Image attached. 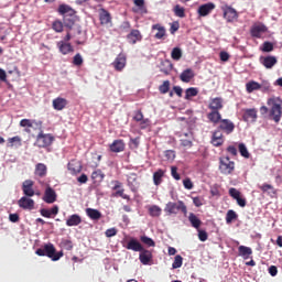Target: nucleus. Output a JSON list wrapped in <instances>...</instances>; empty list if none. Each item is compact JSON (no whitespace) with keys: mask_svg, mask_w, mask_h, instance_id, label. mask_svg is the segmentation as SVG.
<instances>
[{"mask_svg":"<svg viewBox=\"0 0 282 282\" xmlns=\"http://www.w3.org/2000/svg\"><path fill=\"white\" fill-rule=\"evenodd\" d=\"M267 104L269 107H271L270 113H269L270 119L275 121V123H279L280 118H281V100H280V98L271 97L268 99Z\"/></svg>","mask_w":282,"mask_h":282,"instance_id":"nucleus-2","label":"nucleus"},{"mask_svg":"<svg viewBox=\"0 0 282 282\" xmlns=\"http://www.w3.org/2000/svg\"><path fill=\"white\" fill-rule=\"evenodd\" d=\"M18 206L24 210H33L35 207V202L33 198L24 196L18 200Z\"/></svg>","mask_w":282,"mask_h":282,"instance_id":"nucleus-11","label":"nucleus"},{"mask_svg":"<svg viewBox=\"0 0 282 282\" xmlns=\"http://www.w3.org/2000/svg\"><path fill=\"white\" fill-rule=\"evenodd\" d=\"M128 186L132 193H138L140 183L135 173H130L127 177Z\"/></svg>","mask_w":282,"mask_h":282,"instance_id":"nucleus-15","label":"nucleus"},{"mask_svg":"<svg viewBox=\"0 0 282 282\" xmlns=\"http://www.w3.org/2000/svg\"><path fill=\"white\" fill-rule=\"evenodd\" d=\"M164 174H165V171H163L162 169H159L156 172H154L153 183L155 186L161 185V183L163 182Z\"/></svg>","mask_w":282,"mask_h":282,"instance_id":"nucleus-35","label":"nucleus"},{"mask_svg":"<svg viewBox=\"0 0 282 282\" xmlns=\"http://www.w3.org/2000/svg\"><path fill=\"white\" fill-rule=\"evenodd\" d=\"M53 141H54V137L51 133H44L42 129L40 130V133L37 134V138H36V145L40 149H46L51 147Z\"/></svg>","mask_w":282,"mask_h":282,"instance_id":"nucleus-4","label":"nucleus"},{"mask_svg":"<svg viewBox=\"0 0 282 282\" xmlns=\"http://www.w3.org/2000/svg\"><path fill=\"white\" fill-rule=\"evenodd\" d=\"M133 121L134 122H140L144 120V113L141 110H137L133 112Z\"/></svg>","mask_w":282,"mask_h":282,"instance_id":"nucleus-58","label":"nucleus"},{"mask_svg":"<svg viewBox=\"0 0 282 282\" xmlns=\"http://www.w3.org/2000/svg\"><path fill=\"white\" fill-rule=\"evenodd\" d=\"M219 171L225 175L232 174L235 171V162L230 161L229 156H223L219 159Z\"/></svg>","mask_w":282,"mask_h":282,"instance_id":"nucleus-5","label":"nucleus"},{"mask_svg":"<svg viewBox=\"0 0 282 282\" xmlns=\"http://www.w3.org/2000/svg\"><path fill=\"white\" fill-rule=\"evenodd\" d=\"M148 213L151 217H160L162 215V209L159 206L153 205L148 209Z\"/></svg>","mask_w":282,"mask_h":282,"instance_id":"nucleus-46","label":"nucleus"},{"mask_svg":"<svg viewBox=\"0 0 282 282\" xmlns=\"http://www.w3.org/2000/svg\"><path fill=\"white\" fill-rule=\"evenodd\" d=\"M208 109L212 111H220L224 109V98L215 97L209 99Z\"/></svg>","mask_w":282,"mask_h":282,"instance_id":"nucleus-13","label":"nucleus"},{"mask_svg":"<svg viewBox=\"0 0 282 282\" xmlns=\"http://www.w3.org/2000/svg\"><path fill=\"white\" fill-rule=\"evenodd\" d=\"M188 220L193 228H200L202 221L194 213H189Z\"/></svg>","mask_w":282,"mask_h":282,"instance_id":"nucleus-39","label":"nucleus"},{"mask_svg":"<svg viewBox=\"0 0 282 282\" xmlns=\"http://www.w3.org/2000/svg\"><path fill=\"white\" fill-rule=\"evenodd\" d=\"M235 123L229 120V119H223L220 122H219V126L216 130H219L220 132H225L227 135L234 133L235 131Z\"/></svg>","mask_w":282,"mask_h":282,"instance_id":"nucleus-6","label":"nucleus"},{"mask_svg":"<svg viewBox=\"0 0 282 282\" xmlns=\"http://www.w3.org/2000/svg\"><path fill=\"white\" fill-rule=\"evenodd\" d=\"M59 247L63 248L66 251H72L74 248L73 241L69 239H63L59 243Z\"/></svg>","mask_w":282,"mask_h":282,"instance_id":"nucleus-47","label":"nucleus"},{"mask_svg":"<svg viewBox=\"0 0 282 282\" xmlns=\"http://www.w3.org/2000/svg\"><path fill=\"white\" fill-rule=\"evenodd\" d=\"M36 254L39 257H48L53 262L59 261L64 256L63 251L57 252L56 247H54L52 243H46L43 246V248H39L36 250Z\"/></svg>","mask_w":282,"mask_h":282,"instance_id":"nucleus-1","label":"nucleus"},{"mask_svg":"<svg viewBox=\"0 0 282 282\" xmlns=\"http://www.w3.org/2000/svg\"><path fill=\"white\" fill-rule=\"evenodd\" d=\"M273 50H274V45H273V43L272 42H264L263 43V46H262V52H264V53H271V52H273Z\"/></svg>","mask_w":282,"mask_h":282,"instance_id":"nucleus-56","label":"nucleus"},{"mask_svg":"<svg viewBox=\"0 0 282 282\" xmlns=\"http://www.w3.org/2000/svg\"><path fill=\"white\" fill-rule=\"evenodd\" d=\"M259 63L263 65L267 69H271L278 64V59L273 55L260 56Z\"/></svg>","mask_w":282,"mask_h":282,"instance_id":"nucleus-10","label":"nucleus"},{"mask_svg":"<svg viewBox=\"0 0 282 282\" xmlns=\"http://www.w3.org/2000/svg\"><path fill=\"white\" fill-rule=\"evenodd\" d=\"M82 223H83L82 216L77 215V214H73L66 220V226L67 227H77Z\"/></svg>","mask_w":282,"mask_h":282,"instance_id":"nucleus-29","label":"nucleus"},{"mask_svg":"<svg viewBox=\"0 0 282 282\" xmlns=\"http://www.w3.org/2000/svg\"><path fill=\"white\" fill-rule=\"evenodd\" d=\"M238 219V215L234 209H228L227 215H226V223L227 225H230L234 223V220Z\"/></svg>","mask_w":282,"mask_h":282,"instance_id":"nucleus-43","label":"nucleus"},{"mask_svg":"<svg viewBox=\"0 0 282 282\" xmlns=\"http://www.w3.org/2000/svg\"><path fill=\"white\" fill-rule=\"evenodd\" d=\"M164 156H165L166 160H169V161H174L175 158H176V153H175V151H173V150H166V151L164 152Z\"/></svg>","mask_w":282,"mask_h":282,"instance_id":"nucleus-59","label":"nucleus"},{"mask_svg":"<svg viewBox=\"0 0 282 282\" xmlns=\"http://www.w3.org/2000/svg\"><path fill=\"white\" fill-rule=\"evenodd\" d=\"M229 195L232 197V199L241 197V193L236 187L229 188Z\"/></svg>","mask_w":282,"mask_h":282,"instance_id":"nucleus-60","label":"nucleus"},{"mask_svg":"<svg viewBox=\"0 0 282 282\" xmlns=\"http://www.w3.org/2000/svg\"><path fill=\"white\" fill-rule=\"evenodd\" d=\"M225 143V138H224V133L220 130H215L213 132V137H212V144L215 148H220L223 147Z\"/></svg>","mask_w":282,"mask_h":282,"instance_id":"nucleus-17","label":"nucleus"},{"mask_svg":"<svg viewBox=\"0 0 282 282\" xmlns=\"http://www.w3.org/2000/svg\"><path fill=\"white\" fill-rule=\"evenodd\" d=\"M127 41L130 45H135L142 41L141 32L138 29H132L127 35Z\"/></svg>","mask_w":282,"mask_h":282,"instance_id":"nucleus-14","label":"nucleus"},{"mask_svg":"<svg viewBox=\"0 0 282 282\" xmlns=\"http://www.w3.org/2000/svg\"><path fill=\"white\" fill-rule=\"evenodd\" d=\"M34 124L41 130V128L43 127V121H36V120H32V119H21L20 120V127L22 128H32L34 127Z\"/></svg>","mask_w":282,"mask_h":282,"instance_id":"nucleus-27","label":"nucleus"},{"mask_svg":"<svg viewBox=\"0 0 282 282\" xmlns=\"http://www.w3.org/2000/svg\"><path fill=\"white\" fill-rule=\"evenodd\" d=\"M216 6L212 2H208L206 4H202L198 7V15L200 17H207L212 13L213 10H215Z\"/></svg>","mask_w":282,"mask_h":282,"instance_id":"nucleus-22","label":"nucleus"},{"mask_svg":"<svg viewBox=\"0 0 282 282\" xmlns=\"http://www.w3.org/2000/svg\"><path fill=\"white\" fill-rule=\"evenodd\" d=\"M223 18L227 20V23H234L238 19V13L232 7H225L223 9Z\"/></svg>","mask_w":282,"mask_h":282,"instance_id":"nucleus-8","label":"nucleus"},{"mask_svg":"<svg viewBox=\"0 0 282 282\" xmlns=\"http://www.w3.org/2000/svg\"><path fill=\"white\" fill-rule=\"evenodd\" d=\"M239 152H240L242 158H245V159L250 158V153H249L245 143H239Z\"/></svg>","mask_w":282,"mask_h":282,"instance_id":"nucleus-53","label":"nucleus"},{"mask_svg":"<svg viewBox=\"0 0 282 282\" xmlns=\"http://www.w3.org/2000/svg\"><path fill=\"white\" fill-rule=\"evenodd\" d=\"M199 90L196 87H189L187 90H185V100H189L192 97H196L198 95Z\"/></svg>","mask_w":282,"mask_h":282,"instance_id":"nucleus-44","label":"nucleus"},{"mask_svg":"<svg viewBox=\"0 0 282 282\" xmlns=\"http://www.w3.org/2000/svg\"><path fill=\"white\" fill-rule=\"evenodd\" d=\"M261 90V84H259L258 82H250L246 84V91L251 94L253 91H259Z\"/></svg>","mask_w":282,"mask_h":282,"instance_id":"nucleus-36","label":"nucleus"},{"mask_svg":"<svg viewBox=\"0 0 282 282\" xmlns=\"http://www.w3.org/2000/svg\"><path fill=\"white\" fill-rule=\"evenodd\" d=\"M126 150V142L123 140H115L109 144V151L112 153H120Z\"/></svg>","mask_w":282,"mask_h":282,"instance_id":"nucleus-20","label":"nucleus"},{"mask_svg":"<svg viewBox=\"0 0 282 282\" xmlns=\"http://www.w3.org/2000/svg\"><path fill=\"white\" fill-rule=\"evenodd\" d=\"M43 202L48 205H52L57 202V193L51 186L45 188Z\"/></svg>","mask_w":282,"mask_h":282,"instance_id":"nucleus-7","label":"nucleus"},{"mask_svg":"<svg viewBox=\"0 0 282 282\" xmlns=\"http://www.w3.org/2000/svg\"><path fill=\"white\" fill-rule=\"evenodd\" d=\"M52 28L56 33L63 32V23L61 21H55Z\"/></svg>","mask_w":282,"mask_h":282,"instance_id":"nucleus-61","label":"nucleus"},{"mask_svg":"<svg viewBox=\"0 0 282 282\" xmlns=\"http://www.w3.org/2000/svg\"><path fill=\"white\" fill-rule=\"evenodd\" d=\"M82 169H83L82 165L76 163V162H73V163L68 164V171H70L72 174L80 173Z\"/></svg>","mask_w":282,"mask_h":282,"instance_id":"nucleus-48","label":"nucleus"},{"mask_svg":"<svg viewBox=\"0 0 282 282\" xmlns=\"http://www.w3.org/2000/svg\"><path fill=\"white\" fill-rule=\"evenodd\" d=\"M35 175L39 176L40 178H44L47 175V166L43 163H39L35 166Z\"/></svg>","mask_w":282,"mask_h":282,"instance_id":"nucleus-34","label":"nucleus"},{"mask_svg":"<svg viewBox=\"0 0 282 282\" xmlns=\"http://www.w3.org/2000/svg\"><path fill=\"white\" fill-rule=\"evenodd\" d=\"M22 147V139L21 137L17 135L13 138L8 139V148H20Z\"/></svg>","mask_w":282,"mask_h":282,"instance_id":"nucleus-37","label":"nucleus"},{"mask_svg":"<svg viewBox=\"0 0 282 282\" xmlns=\"http://www.w3.org/2000/svg\"><path fill=\"white\" fill-rule=\"evenodd\" d=\"M133 4L137 6V8H133L134 13H141V14L148 13V9L145 7V0H133Z\"/></svg>","mask_w":282,"mask_h":282,"instance_id":"nucleus-31","label":"nucleus"},{"mask_svg":"<svg viewBox=\"0 0 282 282\" xmlns=\"http://www.w3.org/2000/svg\"><path fill=\"white\" fill-rule=\"evenodd\" d=\"M139 259L142 264L148 265L152 260V252L143 248V250L140 251Z\"/></svg>","mask_w":282,"mask_h":282,"instance_id":"nucleus-28","label":"nucleus"},{"mask_svg":"<svg viewBox=\"0 0 282 282\" xmlns=\"http://www.w3.org/2000/svg\"><path fill=\"white\" fill-rule=\"evenodd\" d=\"M207 119L213 124H219V122L223 120V116L220 111L212 110L207 113Z\"/></svg>","mask_w":282,"mask_h":282,"instance_id":"nucleus-26","label":"nucleus"},{"mask_svg":"<svg viewBox=\"0 0 282 282\" xmlns=\"http://www.w3.org/2000/svg\"><path fill=\"white\" fill-rule=\"evenodd\" d=\"M140 240L148 247H155V242L148 236H141Z\"/></svg>","mask_w":282,"mask_h":282,"instance_id":"nucleus-55","label":"nucleus"},{"mask_svg":"<svg viewBox=\"0 0 282 282\" xmlns=\"http://www.w3.org/2000/svg\"><path fill=\"white\" fill-rule=\"evenodd\" d=\"M152 30H156L158 32L155 33L154 37L156 40H162L165 36V28L160 25V24H154L152 26Z\"/></svg>","mask_w":282,"mask_h":282,"instance_id":"nucleus-40","label":"nucleus"},{"mask_svg":"<svg viewBox=\"0 0 282 282\" xmlns=\"http://www.w3.org/2000/svg\"><path fill=\"white\" fill-rule=\"evenodd\" d=\"M138 123H140V129L141 130H145L147 128L150 127L151 120L150 119H143V120L138 121Z\"/></svg>","mask_w":282,"mask_h":282,"instance_id":"nucleus-62","label":"nucleus"},{"mask_svg":"<svg viewBox=\"0 0 282 282\" xmlns=\"http://www.w3.org/2000/svg\"><path fill=\"white\" fill-rule=\"evenodd\" d=\"M99 20H100L101 25H108V24L111 23L112 17H111V14L109 13L108 10L100 9V11H99Z\"/></svg>","mask_w":282,"mask_h":282,"instance_id":"nucleus-25","label":"nucleus"},{"mask_svg":"<svg viewBox=\"0 0 282 282\" xmlns=\"http://www.w3.org/2000/svg\"><path fill=\"white\" fill-rule=\"evenodd\" d=\"M33 186L34 181L32 180H25L24 183H22V193L25 195V197H33L35 195Z\"/></svg>","mask_w":282,"mask_h":282,"instance_id":"nucleus-16","label":"nucleus"},{"mask_svg":"<svg viewBox=\"0 0 282 282\" xmlns=\"http://www.w3.org/2000/svg\"><path fill=\"white\" fill-rule=\"evenodd\" d=\"M64 24L67 28H73V25L75 24V19L74 15H65L64 17Z\"/></svg>","mask_w":282,"mask_h":282,"instance_id":"nucleus-57","label":"nucleus"},{"mask_svg":"<svg viewBox=\"0 0 282 282\" xmlns=\"http://www.w3.org/2000/svg\"><path fill=\"white\" fill-rule=\"evenodd\" d=\"M183 56V52L182 50H180L178 47H175L174 50H172L171 52V58L174 61H180Z\"/></svg>","mask_w":282,"mask_h":282,"instance_id":"nucleus-50","label":"nucleus"},{"mask_svg":"<svg viewBox=\"0 0 282 282\" xmlns=\"http://www.w3.org/2000/svg\"><path fill=\"white\" fill-rule=\"evenodd\" d=\"M170 89H171V82L170 80H165L162 85L159 86V91H161V94H163V95L169 93Z\"/></svg>","mask_w":282,"mask_h":282,"instance_id":"nucleus-51","label":"nucleus"},{"mask_svg":"<svg viewBox=\"0 0 282 282\" xmlns=\"http://www.w3.org/2000/svg\"><path fill=\"white\" fill-rule=\"evenodd\" d=\"M59 213V207L57 205L53 206L52 209H40V214L42 217L51 218L52 216H57Z\"/></svg>","mask_w":282,"mask_h":282,"instance_id":"nucleus-30","label":"nucleus"},{"mask_svg":"<svg viewBox=\"0 0 282 282\" xmlns=\"http://www.w3.org/2000/svg\"><path fill=\"white\" fill-rule=\"evenodd\" d=\"M57 47H58L59 53H62L64 56L68 55L70 53H74V47L72 46L70 43H66L64 41H59L57 43Z\"/></svg>","mask_w":282,"mask_h":282,"instance_id":"nucleus-23","label":"nucleus"},{"mask_svg":"<svg viewBox=\"0 0 282 282\" xmlns=\"http://www.w3.org/2000/svg\"><path fill=\"white\" fill-rule=\"evenodd\" d=\"M104 178H105V174L100 169L91 173V180L94 181V183H97V182L100 183L104 181Z\"/></svg>","mask_w":282,"mask_h":282,"instance_id":"nucleus-41","label":"nucleus"},{"mask_svg":"<svg viewBox=\"0 0 282 282\" xmlns=\"http://www.w3.org/2000/svg\"><path fill=\"white\" fill-rule=\"evenodd\" d=\"M86 214L93 220H99L101 218V213L98 209L87 208Z\"/></svg>","mask_w":282,"mask_h":282,"instance_id":"nucleus-38","label":"nucleus"},{"mask_svg":"<svg viewBox=\"0 0 282 282\" xmlns=\"http://www.w3.org/2000/svg\"><path fill=\"white\" fill-rule=\"evenodd\" d=\"M58 14H62L65 17H75L76 11L69 6V4H59L57 8Z\"/></svg>","mask_w":282,"mask_h":282,"instance_id":"nucleus-21","label":"nucleus"},{"mask_svg":"<svg viewBox=\"0 0 282 282\" xmlns=\"http://www.w3.org/2000/svg\"><path fill=\"white\" fill-rule=\"evenodd\" d=\"M73 66L82 67L84 65V58L80 53H77L75 56H73L72 61Z\"/></svg>","mask_w":282,"mask_h":282,"instance_id":"nucleus-45","label":"nucleus"},{"mask_svg":"<svg viewBox=\"0 0 282 282\" xmlns=\"http://www.w3.org/2000/svg\"><path fill=\"white\" fill-rule=\"evenodd\" d=\"M198 239L200 241H207L208 240V234L205 230H198Z\"/></svg>","mask_w":282,"mask_h":282,"instance_id":"nucleus-64","label":"nucleus"},{"mask_svg":"<svg viewBox=\"0 0 282 282\" xmlns=\"http://www.w3.org/2000/svg\"><path fill=\"white\" fill-rule=\"evenodd\" d=\"M116 192L112 194L113 197H121L126 200H131V197L124 194V188L115 189Z\"/></svg>","mask_w":282,"mask_h":282,"instance_id":"nucleus-49","label":"nucleus"},{"mask_svg":"<svg viewBox=\"0 0 282 282\" xmlns=\"http://www.w3.org/2000/svg\"><path fill=\"white\" fill-rule=\"evenodd\" d=\"M242 119L245 122H257L258 120V109L247 108L243 110Z\"/></svg>","mask_w":282,"mask_h":282,"instance_id":"nucleus-9","label":"nucleus"},{"mask_svg":"<svg viewBox=\"0 0 282 282\" xmlns=\"http://www.w3.org/2000/svg\"><path fill=\"white\" fill-rule=\"evenodd\" d=\"M123 247L133 252H141L144 249V247L134 238H131L127 245H123Z\"/></svg>","mask_w":282,"mask_h":282,"instance_id":"nucleus-19","label":"nucleus"},{"mask_svg":"<svg viewBox=\"0 0 282 282\" xmlns=\"http://www.w3.org/2000/svg\"><path fill=\"white\" fill-rule=\"evenodd\" d=\"M164 212L167 214V216L177 215V213L181 212L184 215V217H186L187 206L183 200H177L176 203L169 202L165 205Z\"/></svg>","mask_w":282,"mask_h":282,"instance_id":"nucleus-3","label":"nucleus"},{"mask_svg":"<svg viewBox=\"0 0 282 282\" xmlns=\"http://www.w3.org/2000/svg\"><path fill=\"white\" fill-rule=\"evenodd\" d=\"M193 78H195V73L191 68L183 70L180 75V79L183 83H189Z\"/></svg>","mask_w":282,"mask_h":282,"instance_id":"nucleus-32","label":"nucleus"},{"mask_svg":"<svg viewBox=\"0 0 282 282\" xmlns=\"http://www.w3.org/2000/svg\"><path fill=\"white\" fill-rule=\"evenodd\" d=\"M238 251H239V256L242 257L245 260L250 259L252 254V249L243 245L239 246Z\"/></svg>","mask_w":282,"mask_h":282,"instance_id":"nucleus-33","label":"nucleus"},{"mask_svg":"<svg viewBox=\"0 0 282 282\" xmlns=\"http://www.w3.org/2000/svg\"><path fill=\"white\" fill-rule=\"evenodd\" d=\"M105 235H106L107 238H112V237L118 235V229H116L115 227L109 228V229L106 230Z\"/></svg>","mask_w":282,"mask_h":282,"instance_id":"nucleus-63","label":"nucleus"},{"mask_svg":"<svg viewBox=\"0 0 282 282\" xmlns=\"http://www.w3.org/2000/svg\"><path fill=\"white\" fill-rule=\"evenodd\" d=\"M183 257L182 256H175V260L174 262L172 263V269H178V268H182L183 267Z\"/></svg>","mask_w":282,"mask_h":282,"instance_id":"nucleus-52","label":"nucleus"},{"mask_svg":"<svg viewBox=\"0 0 282 282\" xmlns=\"http://www.w3.org/2000/svg\"><path fill=\"white\" fill-rule=\"evenodd\" d=\"M172 68H173L172 62H170V61L162 62V64H161V72L163 74L169 76L171 74V72H172Z\"/></svg>","mask_w":282,"mask_h":282,"instance_id":"nucleus-42","label":"nucleus"},{"mask_svg":"<svg viewBox=\"0 0 282 282\" xmlns=\"http://www.w3.org/2000/svg\"><path fill=\"white\" fill-rule=\"evenodd\" d=\"M268 31L267 26L262 23H257L251 26L250 34L252 37L261 39L262 34Z\"/></svg>","mask_w":282,"mask_h":282,"instance_id":"nucleus-12","label":"nucleus"},{"mask_svg":"<svg viewBox=\"0 0 282 282\" xmlns=\"http://www.w3.org/2000/svg\"><path fill=\"white\" fill-rule=\"evenodd\" d=\"M67 104V99L63 97H56L55 99H53V108L56 111H63L66 108Z\"/></svg>","mask_w":282,"mask_h":282,"instance_id":"nucleus-24","label":"nucleus"},{"mask_svg":"<svg viewBox=\"0 0 282 282\" xmlns=\"http://www.w3.org/2000/svg\"><path fill=\"white\" fill-rule=\"evenodd\" d=\"M126 65H127V57L122 53L118 54L115 62H112V66L117 72H122Z\"/></svg>","mask_w":282,"mask_h":282,"instance_id":"nucleus-18","label":"nucleus"},{"mask_svg":"<svg viewBox=\"0 0 282 282\" xmlns=\"http://www.w3.org/2000/svg\"><path fill=\"white\" fill-rule=\"evenodd\" d=\"M174 12H175V15L181 18V19H184L185 18V9L183 7H181L180 4H176L175 8H174Z\"/></svg>","mask_w":282,"mask_h":282,"instance_id":"nucleus-54","label":"nucleus"}]
</instances>
